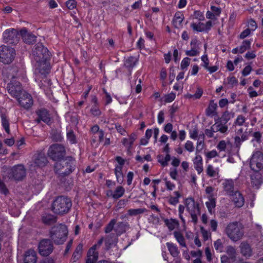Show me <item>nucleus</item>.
Listing matches in <instances>:
<instances>
[{"instance_id":"obj_7","label":"nucleus","mask_w":263,"mask_h":263,"mask_svg":"<svg viewBox=\"0 0 263 263\" xmlns=\"http://www.w3.org/2000/svg\"><path fill=\"white\" fill-rule=\"evenodd\" d=\"M184 203L186 210L190 213L192 221L196 223L198 221L197 215L200 214L199 205L195 202L192 198H186L184 201Z\"/></svg>"},{"instance_id":"obj_16","label":"nucleus","mask_w":263,"mask_h":263,"mask_svg":"<svg viewBox=\"0 0 263 263\" xmlns=\"http://www.w3.org/2000/svg\"><path fill=\"white\" fill-rule=\"evenodd\" d=\"M36 114L38 116V119L36 120L37 123L41 121H43L47 124L50 123V117L48 111L45 109H41L36 111Z\"/></svg>"},{"instance_id":"obj_38","label":"nucleus","mask_w":263,"mask_h":263,"mask_svg":"<svg viewBox=\"0 0 263 263\" xmlns=\"http://www.w3.org/2000/svg\"><path fill=\"white\" fill-rule=\"evenodd\" d=\"M251 41L250 40H245L243 41L241 45L239 47V53H242L247 49H249L251 46Z\"/></svg>"},{"instance_id":"obj_5","label":"nucleus","mask_w":263,"mask_h":263,"mask_svg":"<svg viewBox=\"0 0 263 263\" xmlns=\"http://www.w3.org/2000/svg\"><path fill=\"white\" fill-rule=\"evenodd\" d=\"M71 206L70 199L60 196L57 197L52 204V210L58 214H63L67 213Z\"/></svg>"},{"instance_id":"obj_52","label":"nucleus","mask_w":263,"mask_h":263,"mask_svg":"<svg viewBox=\"0 0 263 263\" xmlns=\"http://www.w3.org/2000/svg\"><path fill=\"white\" fill-rule=\"evenodd\" d=\"M176 98V94L174 92H171L164 97V101L166 103H170L173 101Z\"/></svg>"},{"instance_id":"obj_54","label":"nucleus","mask_w":263,"mask_h":263,"mask_svg":"<svg viewBox=\"0 0 263 263\" xmlns=\"http://www.w3.org/2000/svg\"><path fill=\"white\" fill-rule=\"evenodd\" d=\"M176 196L174 197H171L169 202L171 204L175 205L178 202V199L180 196V194L178 192H174Z\"/></svg>"},{"instance_id":"obj_29","label":"nucleus","mask_w":263,"mask_h":263,"mask_svg":"<svg viewBox=\"0 0 263 263\" xmlns=\"http://www.w3.org/2000/svg\"><path fill=\"white\" fill-rule=\"evenodd\" d=\"M124 193V189L122 186H118L117 187L114 193L111 191H109L107 193V196H111L114 198L118 199L123 196Z\"/></svg>"},{"instance_id":"obj_34","label":"nucleus","mask_w":263,"mask_h":263,"mask_svg":"<svg viewBox=\"0 0 263 263\" xmlns=\"http://www.w3.org/2000/svg\"><path fill=\"white\" fill-rule=\"evenodd\" d=\"M129 228V224L127 222H120L118 223L116 231L119 233L124 232Z\"/></svg>"},{"instance_id":"obj_6","label":"nucleus","mask_w":263,"mask_h":263,"mask_svg":"<svg viewBox=\"0 0 263 263\" xmlns=\"http://www.w3.org/2000/svg\"><path fill=\"white\" fill-rule=\"evenodd\" d=\"M68 233L66 226L60 224L52 228L50 237L55 243L62 244L65 241Z\"/></svg>"},{"instance_id":"obj_56","label":"nucleus","mask_w":263,"mask_h":263,"mask_svg":"<svg viewBox=\"0 0 263 263\" xmlns=\"http://www.w3.org/2000/svg\"><path fill=\"white\" fill-rule=\"evenodd\" d=\"M185 208V206L181 205V204L179 205V207H178L179 216L180 219L181 220L182 222L183 223H185V220L183 218V213L184 212Z\"/></svg>"},{"instance_id":"obj_35","label":"nucleus","mask_w":263,"mask_h":263,"mask_svg":"<svg viewBox=\"0 0 263 263\" xmlns=\"http://www.w3.org/2000/svg\"><path fill=\"white\" fill-rule=\"evenodd\" d=\"M171 156L168 154H167L165 156L163 155H159L158 157V162L161 163L163 166H167L168 161L170 160Z\"/></svg>"},{"instance_id":"obj_20","label":"nucleus","mask_w":263,"mask_h":263,"mask_svg":"<svg viewBox=\"0 0 263 263\" xmlns=\"http://www.w3.org/2000/svg\"><path fill=\"white\" fill-rule=\"evenodd\" d=\"M16 30L14 29H8L6 30L3 33V38L5 42L11 43L16 37Z\"/></svg>"},{"instance_id":"obj_2","label":"nucleus","mask_w":263,"mask_h":263,"mask_svg":"<svg viewBox=\"0 0 263 263\" xmlns=\"http://www.w3.org/2000/svg\"><path fill=\"white\" fill-rule=\"evenodd\" d=\"M14 72L15 74L12 76V80L7 87L8 93L12 97L17 98L22 92V88L20 82L14 80L17 78L24 81H26V72L22 68L20 69L14 68L12 70V73Z\"/></svg>"},{"instance_id":"obj_40","label":"nucleus","mask_w":263,"mask_h":263,"mask_svg":"<svg viewBox=\"0 0 263 263\" xmlns=\"http://www.w3.org/2000/svg\"><path fill=\"white\" fill-rule=\"evenodd\" d=\"M200 53L199 47H191L190 50L185 51V54L190 57L197 56Z\"/></svg>"},{"instance_id":"obj_51","label":"nucleus","mask_w":263,"mask_h":263,"mask_svg":"<svg viewBox=\"0 0 263 263\" xmlns=\"http://www.w3.org/2000/svg\"><path fill=\"white\" fill-rule=\"evenodd\" d=\"M190 137L194 140L197 139L198 136V129L194 127L193 129L190 130L189 132Z\"/></svg>"},{"instance_id":"obj_24","label":"nucleus","mask_w":263,"mask_h":263,"mask_svg":"<svg viewBox=\"0 0 263 263\" xmlns=\"http://www.w3.org/2000/svg\"><path fill=\"white\" fill-rule=\"evenodd\" d=\"M217 104L213 100L210 101L209 106L205 110L206 116L209 117L216 116L217 115Z\"/></svg>"},{"instance_id":"obj_26","label":"nucleus","mask_w":263,"mask_h":263,"mask_svg":"<svg viewBox=\"0 0 263 263\" xmlns=\"http://www.w3.org/2000/svg\"><path fill=\"white\" fill-rule=\"evenodd\" d=\"M136 138V136L135 134H131L128 138H123L122 140V143L124 146L127 147L128 148H130L134 143V141Z\"/></svg>"},{"instance_id":"obj_53","label":"nucleus","mask_w":263,"mask_h":263,"mask_svg":"<svg viewBox=\"0 0 263 263\" xmlns=\"http://www.w3.org/2000/svg\"><path fill=\"white\" fill-rule=\"evenodd\" d=\"M246 118L242 115H238L235 121L236 125L241 126L245 123Z\"/></svg>"},{"instance_id":"obj_36","label":"nucleus","mask_w":263,"mask_h":263,"mask_svg":"<svg viewBox=\"0 0 263 263\" xmlns=\"http://www.w3.org/2000/svg\"><path fill=\"white\" fill-rule=\"evenodd\" d=\"M174 236L180 246L182 247L186 246L184 238L180 232L177 231L174 232Z\"/></svg>"},{"instance_id":"obj_18","label":"nucleus","mask_w":263,"mask_h":263,"mask_svg":"<svg viewBox=\"0 0 263 263\" xmlns=\"http://www.w3.org/2000/svg\"><path fill=\"white\" fill-rule=\"evenodd\" d=\"M36 253L33 250H29L24 254V263H36Z\"/></svg>"},{"instance_id":"obj_1","label":"nucleus","mask_w":263,"mask_h":263,"mask_svg":"<svg viewBox=\"0 0 263 263\" xmlns=\"http://www.w3.org/2000/svg\"><path fill=\"white\" fill-rule=\"evenodd\" d=\"M31 55L34 62L35 80H39L40 78L45 79L51 68L49 63L50 54L48 49L42 44H37Z\"/></svg>"},{"instance_id":"obj_42","label":"nucleus","mask_w":263,"mask_h":263,"mask_svg":"<svg viewBox=\"0 0 263 263\" xmlns=\"http://www.w3.org/2000/svg\"><path fill=\"white\" fill-rule=\"evenodd\" d=\"M227 253L231 259L234 260L236 259L237 253L236 249L234 247L232 246L228 247L227 249Z\"/></svg>"},{"instance_id":"obj_13","label":"nucleus","mask_w":263,"mask_h":263,"mask_svg":"<svg viewBox=\"0 0 263 263\" xmlns=\"http://www.w3.org/2000/svg\"><path fill=\"white\" fill-rule=\"evenodd\" d=\"M17 99L20 105L25 109H29L33 105L32 97L26 92H23Z\"/></svg>"},{"instance_id":"obj_57","label":"nucleus","mask_w":263,"mask_h":263,"mask_svg":"<svg viewBox=\"0 0 263 263\" xmlns=\"http://www.w3.org/2000/svg\"><path fill=\"white\" fill-rule=\"evenodd\" d=\"M227 145V142L224 140H221L219 141L217 145V148L220 151H224Z\"/></svg>"},{"instance_id":"obj_23","label":"nucleus","mask_w":263,"mask_h":263,"mask_svg":"<svg viewBox=\"0 0 263 263\" xmlns=\"http://www.w3.org/2000/svg\"><path fill=\"white\" fill-rule=\"evenodd\" d=\"M0 118L1 120L2 125L6 132L8 134H10V130L9 128V120L8 118V116L5 112H1Z\"/></svg>"},{"instance_id":"obj_48","label":"nucleus","mask_w":263,"mask_h":263,"mask_svg":"<svg viewBox=\"0 0 263 263\" xmlns=\"http://www.w3.org/2000/svg\"><path fill=\"white\" fill-rule=\"evenodd\" d=\"M201 233L202 234L203 238L204 241L207 240L209 238H211V234L210 232L208 231L205 229L203 228V227H201L200 228Z\"/></svg>"},{"instance_id":"obj_28","label":"nucleus","mask_w":263,"mask_h":263,"mask_svg":"<svg viewBox=\"0 0 263 263\" xmlns=\"http://www.w3.org/2000/svg\"><path fill=\"white\" fill-rule=\"evenodd\" d=\"M219 169L218 167L214 168L212 165L209 164L208 165L206 170V174L208 176L215 177H219Z\"/></svg>"},{"instance_id":"obj_50","label":"nucleus","mask_w":263,"mask_h":263,"mask_svg":"<svg viewBox=\"0 0 263 263\" xmlns=\"http://www.w3.org/2000/svg\"><path fill=\"white\" fill-rule=\"evenodd\" d=\"M248 28L250 29L253 32L256 29L257 26L255 21L250 20L248 22Z\"/></svg>"},{"instance_id":"obj_39","label":"nucleus","mask_w":263,"mask_h":263,"mask_svg":"<svg viewBox=\"0 0 263 263\" xmlns=\"http://www.w3.org/2000/svg\"><path fill=\"white\" fill-rule=\"evenodd\" d=\"M82 250H83V246L81 244H79L77 246L74 252L73 253V256H72L73 259L74 260V261L76 260H77V259H78L80 257L81 254L82 253Z\"/></svg>"},{"instance_id":"obj_25","label":"nucleus","mask_w":263,"mask_h":263,"mask_svg":"<svg viewBox=\"0 0 263 263\" xmlns=\"http://www.w3.org/2000/svg\"><path fill=\"white\" fill-rule=\"evenodd\" d=\"M184 20V15L180 12H177L175 13L173 21L174 26L175 28H179L182 25V23Z\"/></svg>"},{"instance_id":"obj_33","label":"nucleus","mask_w":263,"mask_h":263,"mask_svg":"<svg viewBox=\"0 0 263 263\" xmlns=\"http://www.w3.org/2000/svg\"><path fill=\"white\" fill-rule=\"evenodd\" d=\"M165 223L170 230H173L179 225L178 221L175 219H166Z\"/></svg>"},{"instance_id":"obj_43","label":"nucleus","mask_w":263,"mask_h":263,"mask_svg":"<svg viewBox=\"0 0 263 263\" xmlns=\"http://www.w3.org/2000/svg\"><path fill=\"white\" fill-rule=\"evenodd\" d=\"M193 18L198 20L199 21H202L204 20V16L203 12L199 10H196L192 15Z\"/></svg>"},{"instance_id":"obj_30","label":"nucleus","mask_w":263,"mask_h":263,"mask_svg":"<svg viewBox=\"0 0 263 263\" xmlns=\"http://www.w3.org/2000/svg\"><path fill=\"white\" fill-rule=\"evenodd\" d=\"M43 222L47 224H52L56 221V218L52 215L45 214L42 216V218Z\"/></svg>"},{"instance_id":"obj_41","label":"nucleus","mask_w":263,"mask_h":263,"mask_svg":"<svg viewBox=\"0 0 263 263\" xmlns=\"http://www.w3.org/2000/svg\"><path fill=\"white\" fill-rule=\"evenodd\" d=\"M238 83V81L234 76L228 77L224 81V84H228L231 87H233Z\"/></svg>"},{"instance_id":"obj_3","label":"nucleus","mask_w":263,"mask_h":263,"mask_svg":"<svg viewBox=\"0 0 263 263\" xmlns=\"http://www.w3.org/2000/svg\"><path fill=\"white\" fill-rule=\"evenodd\" d=\"M224 232L227 236L233 241L241 239L244 235L243 226L238 222H232L227 224Z\"/></svg>"},{"instance_id":"obj_22","label":"nucleus","mask_w":263,"mask_h":263,"mask_svg":"<svg viewBox=\"0 0 263 263\" xmlns=\"http://www.w3.org/2000/svg\"><path fill=\"white\" fill-rule=\"evenodd\" d=\"M215 129L216 132H219L221 133L225 134L227 132L228 127L226 123H223L221 121H217L213 125V129Z\"/></svg>"},{"instance_id":"obj_49","label":"nucleus","mask_w":263,"mask_h":263,"mask_svg":"<svg viewBox=\"0 0 263 263\" xmlns=\"http://www.w3.org/2000/svg\"><path fill=\"white\" fill-rule=\"evenodd\" d=\"M67 138L71 143L73 144L76 143V136L72 130H70L67 132Z\"/></svg>"},{"instance_id":"obj_64","label":"nucleus","mask_w":263,"mask_h":263,"mask_svg":"<svg viewBox=\"0 0 263 263\" xmlns=\"http://www.w3.org/2000/svg\"><path fill=\"white\" fill-rule=\"evenodd\" d=\"M218 155L217 152L216 150H212L206 153V157L210 159L215 158Z\"/></svg>"},{"instance_id":"obj_15","label":"nucleus","mask_w":263,"mask_h":263,"mask_svg":"<svg viewBox=\"0 0 263 263\" xmlns=\"http://www.w3.org/2000/svg\"><path fill=\"white\" fill-rule=\"evenodd\" d=\"M232 200L237 208H241L244 205L245 199L242 195L238 191H236L234 194H232Z\"/></svg>"},{"instance_id":"obj_44","label":"nucleus","mask_w":263,"mask_h":263,"mask_svg":"<svg viewBox=\"0 0 263 263\" xmlns=\"http://www.w3.org/2000/svg\"><path fill=\"white\" fill-rule=\"evenodd\" d=\"M117 220L115 219H112V220H111L109 223L105 227V232L106 233L110 232L112 230Z\"/></svg>"},{"instance_id":"obj_59","label":"nucleus","mask_w":263,"mask_h":263,"mask_svg":"<svg viewBox=\"0 0 263 263\" xmlns=\"http://www.w3.org/2000/svg\"><path fill=\"white\" fill-rule=\"evenodd\" d=\"M66 7L69 9H73L77 6V2L75 0H68L66 3Z\"/></svg>"},{"instance_id":"obj_63","label":"nucleus","mask_w":263,"mask_h":263,"mask_svg":"<svg viewBox=\"0 0 263 263\" xmlns=\"http://www.w3.org/2000/svg\"><path fill=\"white\" fill-rule=\"evenodd\" d=\"M230 119H231L230 113L228 111L224 112L221 117L222 120L224 121L225 122L224 123H227V122H228L230 120Z\"/></svg>"},{"instance_id":"obj_62","label":"nucleus","mask_w":263,"mask_h":263,"mask_svg":"<svg viewBox=\"0 0 263 263\" xmlns=\"http://www.w3.org/2000/svg\"><path fill=\"white\" fill-rule=\"evenodd\" d=\"M211 11H212L216 16L218 17L221 13V9L219 7L212 6L210 7Z\"/></svg>"},{"instance_id":"obj_9","label":"nucleus","mask_w":263,"mask_h":263,"mask_svg":"<svg viewBox=\"0 0 263 263\" xmlns=\"http://www.w3.org/2000/svg\"><path fill=\"white\" fill-rule=\"evenodd\" d=\"M15 55V50L11 47L2 45L0 46V61L4 64L12 62Z\"/></svg>"},{"instance_id":"obj_46","label":"nucleus","mask_w":263,"mask_h":263,"mask_svg":"<svg viewBox=\"0 0 263 263\" xmlns=\"http://www.w3.org/2000/svg\"><path fill=\"white\" fill-rule=\"evenodd\" d=\"M144 212V210L142 209H129L128 211V215L129 216H136Z\"/></svg>"},{"instance_id":"obj_10","label":"nucleus","mask_w":263,"mask_h":263,"mask_svg":"<svg viewBox=\"0 0 263 263\" xmlns=\"http://www.w3.org/2000/svg\"><path fill=\"white\" fill-rule=\"evenodd\" d=\"M65 153L64 147L58 144L51 145L48 151V155L54 160L63 157Z\"/></svg>"},{"instance_id":"obj_60","label":"nucleus","mask_w":263,"mask_h":263,"mask_svg":"<svg viewBox=\"0 0 263 263\" xmlns=\"http://www.w3.org/2000/svg\"><path fill=\"white\" fill-rule=\"evenodd\" d=\"M91 113L95 116H99L101 115V111L99 109L98 105L93 106L90 110Z\"/></svg>"},{"instance_id":"obj_32","label":"nucleus","mask_w":263,"mask_h":263,"mask_svg":"<svg viewBox=\"0 0 263 263\" xmlns=\"http://www.w3.org/2000/svg\"><path fill=\"white\" fill-rule=\"evenodd\" d=\"M166 245L171 254L173 257L177 256L179 252L177 246L172 242H167Z\"/></svg>"},{"instance_id":"obj_17","label":"nucleus","mask_w":263,"mask_h":263,"mask_svg":"<svg viewBox=\"0 0 263 263\" xmlns=\"http://www.w3.org/2000/svg\"><path fill=\"white\" fill-rule=\"evenodd\" d=\"M13 174L16 181L24 179L26 175V171L23 165H18L13 168Z\"/></svg>"},{"instance_id":"obj_12","label":"nucleus","mask_w":263,"mask_h":263,"mask_svg":"<svg viewBox=\"0 0 263 263\" xmlns=\"http://www.w3.org/2000/svg\"><path fill=\"white\" fill-rule=\"evenodd\" d=\"M53 249V245L49 239L42 240L39 245V252L43 256L49 255L52 252Z\"/></svg>"},{"instance_id":"obj_14","label":"nucleus","mask_w":263,"mask_h":263,"mask_svg":"<svg viewBox=\"0 0 263 263\" xmlns=\"http://www.w3.org/2000/svg\"><path fill=\"white\" fill-rule=\"evenodd\" d=\"M194 168L198 174H200L203 171V160L201 156L198 152H195V156L192 160Z\"/></svg>"},{"instance_id":"obj_4","label":"nucleus","mask_w":263,"mask_h":263,"mask_svg":"<svg viewBox=\"0 0 263 263\" xmlns=\"http://www.w3.org/2000/svg\"><path fill=\"white\" fill-rule=\"evenodd\" d=\"M74 166V160L71 158H67L57 161L54 165V170L59 176L64 177L72 172Z\"/></svg>"},{"instance_id":"obj_45","label":"nucleus","mask_w":263,"mask_h":263,"mask_svg":"<svg viewBox=\"0 0 263 263\" xmlns=\"http://www.w3.org/2000/svg\"><path fill=\"white\" fill-rule=\"evenodd\" d=\"M214 248L215 250L219 252H221L223 251V244L221 240L217 239L214 242Z\"/></svg>"},{"instance_id":"obj_47","label":"nucleus","mask_w":263,"mask_h":263,"mask_svg":"<svg viewBox=\"0 0 263 263\" xmlns=\"http://www.w3.org/2000/svg\"><path fill=\"white\" fill-rule=\"evenodd\" d=\"M191 62V59L187 57L184 58L181 62L180 65V67L181 69H186L187 67L190 65Z\"/></svg>"},{"instance_id":"obj_58","label":"nucleus","mask_w":263,"mask_h":263,"mask_svg":"<svg viewBox=\"0 0 263 263\" xmlns=\"http://www.w3.org/2000/svg\"><path fill=\"white\" fill-rule=\"evenodd\" d=\"M253 32L250 29L247 28L240 34L239 38L241 39H243L249 36Z\"/></svg>"},{"instance_id":"obj_27","label":"nucleus","mask_w":263,"mask_h":263,"mask_svg":"<svg viewBox=\"0 0 263 263\" xmlns=\"http://www.w3.org/2000/svg\"><path fill=\"white\" fill-rule=\"evenodd\" d=\"M223 187L227 194L230 196L234 194L236 191H238L236 188L234 187L233 182H225L223 183Z\"/></svg>"},{"instance_id":"obj_11","label":"nucleus","mask_w":263,"mask_h":263,"mask_svg":"<svg viewBox=\"0 0 263 263\" xmlns=\"http://www.w3.org/2000/svg\"><path fill=\"white\" fill-rule=\"evenodd\" d=\"M103 241V238L100 239L97 243L92 246L88 251V259L86 263H96L98 258V253L96 250L102 245Z\"/></svg>"},{"instance_id":"obj_19","label":"nucleus","mask_w":263,"mask_h":263,"mask_svg":"<svg viewBox=\"0 0 263 263\" xmlns=\"http://www.w3.org/2000/svg\"><path fill=\"white\" fill-rule=\"evenodd\" d=\"M20 33L25 43L31 44L35 41L36 36L31 33H28L26 29H22Z\"/></svg>"},{"instance_id":"obj_55","label":"nucleus","mask_w":263,"mask_h":263,"mask_svg":"<svg viewBox=\"0 0 263 263\" xmlns=\"http://www.w3.org/2000/svg\"><path fill=\"white\" fill-rule=\"evenodd\" d=\"M184 147L189 152H193L194 150L193 143L191 141H187L185 144Z\"/></svg>"},{"instance_id":"obj_21","label":"nucleus","mask_w":263,"mask_h":263,"mask_svg":"<svg viewBox=\"0 0 263 263\" xmlns=\"http://www.w3.org/2000/svg\"><path fill=\"white\" fill-rule=\"evenodd\" d=\"M239 248L241 254L245 257H249L252 255V251L250 246L246 242H242Z\"/></svg>"},{"instance_id":"obj_61","label":"nucleus","mask_w":263,"mask_h":263,"mask_svg":"<svg viewBox=\"0 0 263 263\" xmlns=\"http://www.w3.org/2000/svg\"><path fill=\"white\" fill-rule=\"evenodd\" d=\"M201 61L203 62V64L202 65V66L204 68H205L206 67H208V66L209 64V59H208V55L206 54H203L201 57Z\"/></svg>"},{"instance_id":"obj_37","label":"nucleus","mask_w":263,"mask_h":263,"mask_svg":"<svg viewBox=\"0 0 263 263\" xmlns=\"http://www.w3.org/2000/svg\"><path fill=\"white\" fill-rule=\"evenodd\" d=\"M203 26V23L201 22L198 23L193 22L191 24V27L194 31L197 32H203L204 29Z\"/></svg>"},{"instance_id":"obj_31","label":"nucleus","mask_w":263,"mask_h":263,"mask_svg":"<svg viewBox=\"0 0 263 263\" xmlns=\"http://www.w3.org/2000/svg\"><path fill=\"white\" fill-rule=\"evenodd\" d=\"M205 205L209 212L212 214L216 205L215 200L212 195H210L209 196L208 201L205 202Z\"/></svg>"},{"instance_id":"obj_8","label":"nucleus","mask_w":263,"mask_h":263,"mask_svg":"<svg viewBox=\"0 0 263 263\" xmlns=\"http://www.w3.org/2000/svg\"><path fill=\"white\" fill-rule=\"evenodd\" d=\"M47 162L45 154L42 152H37L34 154L32 160L30 162V170L34 171L37 168H42L47 164Z\"/></svg>"}]
</instances>
